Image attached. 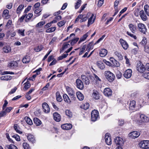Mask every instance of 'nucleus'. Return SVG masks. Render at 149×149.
<instances>
[{
	"label": "nucleus",
	"mask_w": 149,
	"mask_h": 149,
	"mask_svg": "<svg viewBox=\"0 0 149 149\" xmlns=\"http://www.w3.org/2000/svg\"><path fill=\"white\" fill-rule=\"evenodd\" d=\"M30 58L28 56H25L22 59V62L23 63H26L30 61Z\"/></svg>",
	"instance_id": "34"
},
{
	"label": "nucleus",
	"mask_w": 149,
	"mask_h": 149,
	"mask_svg": "<svg viewBox=\"0 0 149 149\" xmlns=\"http://www.w3.org/2000/svg\"><path fill=\"white\" fill-rule=\"evenodd\" d=\"M95 82L96 84H99L101 82V79L95 74H93Z\"/></svg>",
	"instance_id": "29"
},
{
	"label": "nucleus",
	"mask_w": 149,
	"mask_h": 149,
	"mask_svg": "<svg viewBox=\"0 0 149 149\" xmlns=\"http://www.w3.org/2000/svg\"><path fill=\"white\" fill-rule=\"evenodd\" d=\"M114 55L117 56L119 60H123V57L120 53L119 52L117 51H116L114 53Z\"/></svg>",
	"instance_id": "38"
},
{
	"label": "nucleus",
	"mask_w": 149,
	"mask_h": 149,
	"mask_svg": "<svg viewBox=\"0 0 149 149\" xmlns=\"http://www.w3.org/2000/svg\"><path fill=\"white\" fill-rule=\"evenodd\" d=\"M24 89L26 90L29 88L31 86V84L29 81H27L24 83Z\"/></svg>",
	"instance_id": "48"
},
{
	"label": "nucleus",
	"mask_w": 149,
	"mask_h": 149,
	"mask_svg": "<svg viewBox=\"0 0 149 149\" xmlns=\"http://www.w3.org/2000/svg\"><path fill=\"white\" fill-rule=\"evenodd\" d=\"M26 121L29 125H31L33 124V123L31 120L28 117L26 116L24 118Z\"/></svg>",
	"instance_id": "46"
},
{
	"label": "nucleus",
	"mask_w": 149,
	"mask_h": 149,
	"mask_svg": "<svg viewBox=\"0 0 149 149\" xmlns=\"http://www.w3.org/2000/svg\"><path fill=\"white\" fill-rule=\"evenodd\" d=\"M22 146L24 149H29V144L26 143H23L22 144Z\"/></svg>",
	"instance_id": "59"
},
{
	"label": "nucleus",
	"mask_w": 149,
	"mask_h": 149,
	"mask_svg": "<svg viewBox=\"0 0 149 149\" xmlns=\"http://www.w3.org/2000/svg\"><path fill=\"white\" fill-rule=\"evenodd\" d=\"M86 47V45H84L80 49V52L79 54V55H82L85 52V49Z\"/></svg>",
	"instance_id": "47"
},
{
	"label": "nucleus",
	"mask_w": 149,
	"mask_h": 149,
	"mask_svg": "<svg viewBox=\"0 0 149 149\" xmlns=\"http://www.w3.org/2000/svg\"><path fill=\"white\" fill-rule=\"evenodd\" d=\"M42 48L43 47L41 45L38 46L35 48L34 50L36 52H39L42 49Z\"/></svg>",
	"instance_id": "60"
},
{
	"label": "nucleus",
	"mask_w": 149,
	"mask_h": 149,
	"mask_svg": "<svg viewBox=\"0 0 149 149\" xmlns=\"http://www.w3.org/2000/svg\"><path fill=\"white\" fill-rule=\"evenodd\" d=\"M119 41L123 48L125 50L127 49L128 47V45L127 42L122 39H120Z\"/></svg>",
	"instance_id": "12"
},
{
	"label": "nucleus",
	"mask_w": 149,
	"mask_h": 149,
	"mask_svg": "<svg viewBox=\"0 0 149 149\" xmlns=\"http://www.w3.org/2000/svg\"><path fill=\"white\" fill-rule=\"evenodd\" d=\"M45 24V22L44 21H41L38 23L36 25L37 27H41L42 25Z\"/></svg>",
	"instance_id": "56"
},
{
	"label": "nucleus",
	"mask_w": 149,
	"mask_h": 149,
	"mask_svg": "<svg viewBox=\"0 0 149 149\" xmlns=\"http://www.w3.org/2000/svg\"><path fill=\"white\" fill-rule=\"evenodd\" d=\"M137 117V118H140L142 122H146L149 120L148 118L144 115L142 114L138 113L136 115Z\"/></svg>",
	"instance_id": "6"
},
{
	"label": "nucleus",
	"mask_w": 149,
	"mask_h": 149,
	"mask_svg": "<svg viewBox=\"0 0 149 149\" xmlns=\"http://www.w3.org/2000/svg\"><path fill=\"white\" fill-rule=\"evenodd\" d=\"M57 100L59 102H61L62 100L61 96L59 92H57L56 93Z\"/></svg>",
	"instance_id": "42"
},
{
	"label": "nucleus",
	"mask_w": 149,
	"mask_h": 149,
	"mask_svg": "<svg viewBox=\"0 0 149 149\" xmlns=\"http://www.w3.org/2000/svg\"><path fill=\"white\" fill-rule=\"evenodd\" d=\"M33 14L32 13H29L28 15L26 16V19L25 21L26 22H28L29 21L30 19L32 17Z\"/></svg>",
	"instance_id": "45"
},
{
	"label": "nucleus",
	"mask_w": 149,
	"mask_h": 149,
	"mask_svg": "<svg viewBox=\"0 0 149 149\" xmlns=\"http://www.w3.org/2000/svg\"><path fill=\"white\" fill-rule=\"evenodd\" d=\"M136 102L134 100L130 101L129 103V108L130 109L133 110L135 107Z\"/></svg>",
	"instance_id": "22"
},
{
	"label": "nucleus",
	"mask_w": 149,
	"mask_h": 149,
	"mask_svg": "<svg viewBox=\"0 0 149 149\" xmlns=\"http://www.w3.org/2000/svg\"><path fill=\"white\" fill-rule=\"evenodd\" d=\"M146 37H144L141 42H140V44L141 45L145 46L146 44Z\"/></svg>",
	"instance_id": "62"
},
{
	"label": "nucleus",
	"mask_w": 149,
	"mask_h": 149,
	"mask_svg": "<svg viewBox=\"0 0 149 149\" xmlns=\"http://www.w3.org/2000/svg\"><path fill=\"white\" fill-rule=\"evenodd\" d=\"M91 16L88 19L87 26L88 27L89 26L92 24L95 21V17L94 16V15L93 14H91Z\"/></svg>",
	"instance_id": "18"
},
{
	"label": "nucleus",
	"mask_w": 149,
	"mask_h": 149,
	"mask_svg": "<svg viewBox=\"0 0 149 149\" xmlns=\"http://www.w3.org/2000/svg\"><path fill=\"white\" fill-rule=\"evenodd\" d=\"M66 23V21L65 20H63L58 22V25L59 27H61L64 25Z\"/></svg>",
	"instance_id": "63"
},
{
	"label": "nucleus",
	"mask_w": 149,
	"mask_h": 149,
	"mask_svg": "<svg viewBox=\"0 0 149 149\" xmlns=\"http://www.w3.org/2000/svg\"><path fill=\"white\" fill-rule=\"evenodd\" d=\"M129 27L130 31L133 33H135L136 31V27L135 25L132 24H130Z\"/></svg>",
	"instance_id": "26"
},
{
	"label": "nucleus",
	"mask_w": 149,
	"mask_h": 149,
	"mask_svg": "<svg viewBox=\"0 0 149 149\" xmlns=\"http://www.w3.org/2000/svg\"><path fill=\"white\" fill-rule=\"evenodd\" d=\"M11 50V48L10 46H5L3 48V51L5 53H8L10 52Z\"/></svg>",
	"instance_id": "36"
},
{
	"label": "nucleus",
	"mask_w": 149,
	"mask_h": 149,
	"mask_svg": "<svg viewBox=\"0 0 149 149\" xmlns=\"http://www.w3.org/2000/svg\"><path fill=\"white\" fill-rule=\"evenodd\" d=\"M12 137L15 139L17 141H19L20 140V137L17 134L12 135Z\"/></svg>",
	"instance_id": "57"
},
{
	"label": "nucleus",
	"mask_w": 149,
	"mask_h": 149,
	"mask_svg": "<svg viewBox=\"0 0 149 149\" xmlns=\"http://www.w3.org/2000/svg\"><path fill=\"white\" fill-rule=\"evenodd\" d=\"M42 107L43 111L45 113H48L50 112V109L49 106L46 102H44L42 104Z\"/></svg>",
	"instance_id": "8"
},
{
	"label": "nucleus",
	"mask_w": 149,
	"mask_h": 149,
	"mask_svg": "<svg viewBox=\"0 0 149 149\" xmlns=\"http://www.w3.org/2000/svg\"><path fill=\"white\" fill-rule=\"evenodd\" d=\"M139 15L141 19L143 21H145L147 19V17L145 14L143 10H142L140 11Z\"/></svg>",
	"instance_id": "21"
},
{
	"label": "nucleus",
	"mask_w": 149,
	"mask_h": 149,
	"mask_svg": "<svg viewBox=\"0 0 149 149\" xmlns=\"http://www.w3.org/2000/svg\"><path fill=\"white\" fill-rule=\"evenodd\" d=\"M42 11V10L39 9H37L35 10L34 11V13L36 14H37L36 15V17H38L40 15L41 13L40 12Z\"/></svg>",
	"instance_id": "49"
},
{
	"label": "nucleus",
	"mask_w": 149,
	"mask_h": 149,
	"mask_svg": "<svg viewBox=\"0 0 149 149\" xmlns=\"http://www.w3.org/2000/svg\"><path fill=\"white\" fill-rule=\"evenodd\" d=\"M9 11L7 9H6L4 10L3 12L2 16L3 17H4L6 18H8V14Z\"/></svg>",
	"instance_id": "39"
},
{
	"label": "nucleus",
	"mask_w": 149,
	"mask_h": 149,
	"mask_svg": "<svg viewBox=\"0 0 149 149\" xmlns=\"http://www.w3.org/2000/svg\"><path fill=\"white\" fill-rule=\"evenodd\" d=\"M132 73V70L131 69H128L125 72L124 74V76L125 78L128 79L131 77Z\"/></svg>",
	"instance_id": "15"
},
{
	"label": "nucleus",
	"mask_w": 149,
	"mask_h": 149,
	"mask_svg": "<svg viewBox=\"0 0 149 149\" xmlns=\"http://www.w3.org/2000/svg\"><path fill=\"white\" fill-rule=\"evenodd\" d=\"M26 14H24L18 19V21L20 23L22 22L24 18H26Z\"/></svg>",
	"instance_id": "58"
},
{
	"label": "nucleus",
	"mask_w": 149,
	"mask_h": 149,
	"mask_svg": "<svg viewBox=\"0 0 149 149\" xmlns=\"http://www.w3.org/2000/svg\"><path fill=\"white\" fill-rule=\"evenodd\" d=\"M85 34L80 38V40L78 42V44H80L81 42L84 41L88 37Z\"/></svg>",
	"instance_id": "51"
},
{
	"label": "nucleus",
	"mask_w": 149,
	"mask_h": 149,
	"mask_svg": "<svg viewBox=\"0 0 149 149\" xmlns=\"http://www.w3.org/2000/svg\"><path fill=\"white\" fill-rule=\"evenodd\" d=\"M76 86L80 90L83 89L84 88V85L82 81L80 79H77L76 80Z\"/></svg>",
	"instance_id": "10"
},
{
	"label": "nucleus",
	"mask_w": 149,
	"mask_h": 149,
	"mask_svg": "<svg viewBox=\"0 0 149 149\" xmlns=\"http://www.w3.org/2000/svg\"><path fill=\"white\" fill-rule=\"evenodd\" d=\"M104 94L106 96H111L112 94V90L109 88H106L104 90Z\"/></svg>",
	"instance_id": "14"
},
{
	"label": "nucleus",
	"mask_w": 149,
	"mask_h": 149,
	"mask_svg": "<svg viewBox=\"0 0 149 149\" xmlns=\"http://www.w3.org/2000/svg\"><path fill=\"white\" fill-rule=\"evenodd\" d=\"M143 76L145 79H149V72H146L144 73Z\"/></svg>",
	"instance_id": "64"
},
{
	"label": "nucleus",
	"mask_w": 149,
	"mask_h": 149,
	"mask_svg": "<svg viewBox=\"0 0 149 149\" xmlns=\"http://www.w3.org/2000/svg\"><path fill=\"white\" fill-rule=\"evenodd\" d=\"M125 141L124 138L120 136L117 137L114 139V141L116 144L120 146H123Z\"/></svg>",
	"instance_id": "3"
},
{
	"label": "nucleus",
	"mask_w": 149,
	"mask_h": 149,
	"mask_svg": "<svg viewBox=\"0 0 149 149\" xmlns=\"http://www.w3.org/2000/svg\"><path fill=\"white\" fill-rule=\"evenodd\" d=\"M27 139L28 141L32 143H34L36 142L35 138L34 136L28 134L27 136Z\"/></svg>",
	"instance_id": "19"
},
{
	"label": "nucleus",
	"mask_w": 149,
	"mask_h": 149,
	"mask_svg": "<svg viewBox=\"0 0 149 149\" xmlns=\"http://www.w3.org/2000/svg\"><path fill=\"white\" fill-rule=\"evenodd\" d=\"M24 31L25 30L24 29H19L18 30V33L22 36H25Z\"/></svg>",
	"instance_id": "54"
},
{
	"label": "nucleus",
	"mask_w": 149,
	"mask_h": 149,
	"mask_svg": "<svg viewBox=\"0 0 149 149\" xmlns=\"http://www.w3.org/2000/svg\"><path fill=\"white\" fill-rule=\"evenodd\" d=\"M5 149H18L17 147L14 145L11 144L5 146Z\"/></svg>",
	"instance_id": "27"
},
{
	"label": "nucleus",
	"mask_w": 149,
	"mask_h": 149,
	"mask_svg": "<svg viewBox=\"0 0 149 149\" xmlns=\"http://www.w3.org/2000/svg\"><path fill=\"white\" fill-rule=\"evenodd\" d=\"M53 117L54 120L56 122H59L61 120V116L57 112H55L53 114Z\"/></svg>",
	"instance_id": "17"
},
{
	"label": "nucleus",
	"mask_w": 149,
	"mask_h": 149,
	"mask_svg": "<svg viewBox=\"0 0 149 149\" xmlns=\"http://www.w3.org/2000/svg\"><path fill=\"white\" fill-rule=\"evenodd\" d=\"M24 5L23 4L20 5L17 8L16 10V13L17 14H19L22 10L24 8Z\"/></svg>",
	"instance_id": "28"
},
{
	"label": "nucleus",
	"mask_w": 149,
	"mask_h": 149,
	"mask_svg": "<svg viewBox=\"0 0 149 149\" xmlns=\"http://www.w3.org/2000/svg\"><path fill=\"white\" fill-rule=\"evenodd\" d=\"M12 77L10 75H5L1 77L0 79L1 80L8 81L11 79Z\"/></svg>",
	"instance_id": "32"
},
{
	"label": "nucleus",
	"mask_w": 149,
	"mask_h": 149,
	"mask_svg": "<svg viewBox=\"0 0 149 149\" xmlns=\"http://www.w3.org/2000/svg\"><path fill=\"white\" fill-rule=\"evenodd\" d=\"M79 40V38H76L73 40H72L70 42L71 45L73 46Z\"/></svg>",
	"instance_id": "50"
},
{
	"label": "nucleus",
	"mask_w": 149,
	"mask_h": 149,
	"mask_svg": "<svg viewBox=\"0 0 149 149\" xmlns=\"http://www.w3.org/2000/svg\"><path fill=\"white\" fill-rule=\"evenodd\" d=\"M63 97L64 100L65 102H67L68 103H69L70 102V100L67 95L66 94H64L63 95Z\"/></svg>",
	"instance_id": "41"
},
{
	"label": "nucleus",
	"mask_w": 149,
	"mask_h": 149,
	"mask_svg": "<svg viewBox=\"0 0 149 149\" xmlns=\"http://www.w3.org/2000/svg\"><path fill=\"white\" fill-rule=\"evenodd\" d=\"M144 10L147 15L149 16V6L146 4L144 6Z\"/></svg>",
	"instance_id": "44"
},
{
	"label": "nucleus",
	"mask_w": 149,
	"mask_h": 149,
	"mask_svg": "<svg viewBox=\"0 0 149 149\" xmlns=\"http://www.w3.org/2000/svg\"><path fill=\"white\" fill-rule=\"evenodd\" d=\"M104 74L106 79L109 82H112L114 80L115 75L110 71H106L105 72Z\"/></svg>",
	"instance_id": "1"
},
{
	"label": "nucleus",
	"mask_w": 149,
	"mask_h": 149,
	"mask_svg": "<svg viewBox=\"0 0 149 149\" xmlns=\"http://www.w3.org/2000/svg\"><path fill=\"white\" fill-rule=\"evenodd\" d=\"M139 147L143 149L149 148V141L144 140L141 141L139 144Z\"/></svg>",
	"instance_id": "2"
},
{
	"label": "nucleus",
	"mask_w": 149,
	"mask_h": 149,
	"mask_svg": "<svg viewBox=\"0 0 149 149\" xmlns=\"http://www.w3.org/2000/svg\"><path fill=\"white\" fill-rule=\"evenodd\" d=\"M17 63L15 61H12L9 63L8 66L10 68L14 69L16 68L18 66Z\"/></svg>",
	"instance_id": "13"
},
{
	"label": "nucleus",
	"mask_w": 149,
	"mask_h": 149,
	"mask_svg": "<svg viewBox=\"0 0 149 149\" xmlns=\"http://www.w3.org/2000/svg\"><path fill=\"white\" fill-rule=\"evenodd\" d=\"M81 78L82 80L86 85H88L89 84V81L88 78L84 75H81Z\"/></svg>",
	"instance_id": "25"
},
{
	"label": "nucleus",
	"mask_w": 149,
	"mask_h": 149,
	"mask_svg": "<svg viewBox=\"0 0 149 149\" xmlns=\"http://www.w3.org/2000/svg\"><path fill=\"white\" fill-rule=\"evenodd\" d=\"M56 27L54 26L47 29L46 31V32L47 33H50L54 31L56 29Z\"/></svg>",
	"instance_id": "43"
},
{
	"label": "nucleus",
	"mask_w": 149,
	"mask_h": 149,
	"mask_svg": "<svg viewBox=\"0 0 149 149\" xmlns=\"http://www.w3.org/2000/svg\"><path fill=\"white\" fill-rule=\"evenodd\" d=\"M81 0H77V1L76 3V5H75V9H77L79 8L81 5Z\"/></svg>",
	"instance_id": "52"
},
{
	"label": "nucleus",
	"mask_w": 149,
	"mask_h": 149,
	"mask_svg": "<svg viewBox=\"0 0 149 149\" xmlns=\"http://www.w3.org/2000/svg\"><path fill=\"white\" fill-rule=\"evenodd\" d=\"M65 114L67 116L70 118L72 116V113L69 110H66L65 111Z\"/></svg>",
	"instance_id": "53"
},
{
	"label": "nucleus",
	"mask_w": 149,
	"mask_h": 149,
	"mask_svg": "<svg viewBox=\"0 0 149 149\" xmlns=\"http://www.w3.org/2000/svg\"><path fill=\"white\" fill-rule=\"evenodd\" d=\"M14 128L16 132L19 134H21L22 132L20 130V128L19 126L17 124H15L14 125Z\"/></svg>",
	"instance_id": "30"
},
{
	"label": "nucleus",
	"mask_w": 149,
	"mask_h": 149,
	"mask_svg": "<svg viewBox=\"0 0 149 149\" xmlns=\"http://www.w3.org/2000/svg\"><path fill=\"white\" fill-rule=\"evenodd\" d=\"M72 127V125L70 124H65L61 125V128L65 130L70 129Z\"/></svg>",
	"instance_id": "20"
},
{
	"label": "nucleus",
	"mask_w": 149,
	"mask_h": 149,
	"mask_svg": "<svg viewBox=\"0 0 149 149\" xmlns=\"http://www.w3.org/2000/svg\"><path fill=\"white\" fill-rule=\"evenodd\" d=\"M67 91L68 94L70 96V97L73 98L74 100L75 99V93L71 88H68L67 89Z\"/></svg>",
	"instance_id": "16"
},
{
	"label": "nucleus",
	"mask_w": 149,
	"mask_h": 149,
	"mask_svg": "<svg viewBox=\"0 0 149 149\" xmlns=\"http://www.w3.org/2000/svg\"><path fill=\"white\" fill-rule=\"evenodd\" d=\"M99 118L98 112L96 110H94L91 113V120L93 122L96 121Z\"/></svg>",
	"instance_id": "4"
},
{
	"label": "nucleus",
	"mask_w": 149,
	"mask_h": 149,
	"mask_svg": "<svg viewBox=\"0 0 149 149\" xmlns=\"http://www.w3.org/2000/svg\"><path fill=\"white\" fill-rule=\"evenodd\" d=\"M136 66L137 70L139 72H142L146 70L144 66L140 61L137 63Z\"/></svg>",
	"instance_id": "7"
},
{
	"label": "nucleus",
	"mask_w": 149,
	"mask_h": 149,
	"mask_svg": "<svg viewBox=\"0 0 149 149\" xmlns=\"http://www.w3.org/2000/svg\"><path fill=\"white\" fill-rule=\"evenodd\" d=\"M97 65L98 67L101 70H103L105 68V65L101 61H98L97 62Z\"/></svg>",
	"instance_id": "24"
},
{
	"label": "nucleus",
	"mask_w": 149,
	"mask_h": 149,
	"mask_svg": "<svg viewBox=\"0 0 149 149\" xmlns=\"http://www.w3.org/2000/svg\"><path fill=\"white\" fill-rule=\"evenodd\" d=\"M85 16L84 14H79L77 18L75 20V23H76L79 20V19H82L83 17Z\"/></svg>",
	"instance_id": "55"
},
{
	"label": "nucleus",
	"mask_w": 149,
	"mask_h": 149,
	"mask_svg": "<svg viewBox=\"0 0 149 149\" xmlns=\"http://www.w3.org/2000/svg\"><path fill=\"white\" fill-rule=\"evenodd\" d=\"M89 107V104L88 103H86L84 104L82 107V108L84 109V110H86L88 109Z\"/></svg>",
	"instance_id": "61"
},
{
	"label": "nucleus",
	"mask_w": 149,
	"mask_h": 149,
	"mask_svg": "<svg viewBox=\"0 0 149 149\" xmlns=\"http://www.w3.org/2000/svg\"><path fill=\"white\" fill-rule=\"evenodd\" d=\"M140 134L139 132L134 131L130 132L129 134V136L131 139H135L138 137Z\"/></svg>",
	"instance_id": "9"
},
{
	"label": "nucleus",
	"mask_w": 149,
	"mask_h": 149,
	"mask_svg": "<svg viewBox=\"0 0 149 149\" xmlns=\"http://www.w3.org/2000/svg\"><path fill=\"white\" fill-rule=\"evenodd\" d=\"M137 26L139 31L143 34H146L147 31L146 26L142 23L138 24Z\"/></svg>",
	"instance_id": "5"
},
{
	"label": "nucleus",
	"mask_w": 149,
	"mask_h": 149,
	"mask_svg": "<svg viewBox=\"0 0 149 149\" xmlns=\"http://www.w3.org/2000/svg\"><path fill=\"white\" fill-rule=\"evenodd\" d=\"M33 121L34 123L37 126L41 125L42 123L41 121L38 118H33Z\"/></svg>",
	"instance_id": "37"
},
{
	"label": "nucleus",
	"mask_w": 149,
	"mask_h": 149,
	"mask_svg": "<svg viewBox=\"0 0 149 149\" xmlns=\"http://www.w3.org/2000/svg\"><path fill=\"white\" fill-rule=\"evenodd\" d=\"M107 51L105 49H102L99 53L100 56L101 57L105 56L107 54Z\"/></svg>",
	"instance_id": "23"
},
{
	"label": "nucleus",
	"mask_w": 149,
	"mask_h": 149,
	"mask_svg": "<svg viewBox=\"0 0 149 149\" xmlns=\"http://www.w3.org/2000/svg\"><path fill=\"white\" fill-rule=\"evenodd\" d=\"M76 95L77 98L80 101L84 99V96L80 92H77L76 93Z\"/></svg>",
	"instance_id": "31"
},
{
	"label": "nucleus",
	"mask_w": 149,
	"mask_h": 149,
	"mask_svg": "<svg viewBox=\"0 0 149 149\" xmlns=\"http://www.w3.org/2000/svg\"><path fill=\"white\" fill-rule=\"evenodd\" d=\"M92 96L93 97L95 100H98L100 98L99 93L97 91H95L93 92Z\"/></svg>",
	"instance_id": "35"
},
{
	"label": "nucleus",
	"mask_w": 149,
	"mask_h": 149,
	"mask_svg": "<svg viewBox=\"0 0 149 149\" xmlns=\"http://www.w3.org/2000/svg\"><path fill=\"white\" fill-rule=\"evenodd\" d=\"M105 140L106 143L108 145H110L111 144V138L109 134L107 133L105 134Z\"/></svg>",
	"instance_id": "11"
},
{
	"label": "nucleus",
	"mask_w": 149,
	"mask_h": 149,
	"mask_svg": "<svg viewBox=\"0 0 149 149\" xmlns=\"http://www.w3.org/2000/svg\"><path fill=\"white\" fill-rule=\"evenodd\" d=\"M13 109V108L11 107H9L6 108L4 110H2V112H4L5 113V116L6 115L7 113H9L10 111Z\"/></svg>",
	"instance_id": "40"
},
{
	"label": "nucleus",
	"mask_w": 149,
	"mask_h": 149,
	"mask_svg": "<svg viewBox=\"0 0 149 149\" xmlns=\"http://www.w3.org/2000/svg\"><path fill=\"white\" fill-rule=\"evenodd\" d=\"M70 46V45L68 42H65L63 45L62 48L60 49L61 53L68 48Z\"/></svg>",
	"instance_id": "33"
}]
</instances>
